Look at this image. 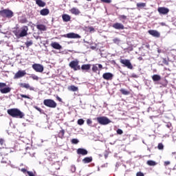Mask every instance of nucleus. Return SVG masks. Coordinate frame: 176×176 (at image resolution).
Wrapping results in <instances>:
<instances>
[{"instance_id":"nucleus-1","label":"nucleus","mask_w":176,"mask_h":176,"mask_svg":"<svg viewBox=\"0 0 176 176\" xmlns=\"http://www.w3.org/2000/svg\"><path fill=\"white\" fill-rule=\"evenodd\" d=\"M7 113L10 116H12V118H16L19 119H23L25 116L24 113L20 111V109L16 108L8 109Z\"/></svg>"},{"instance_id":"nucleus-2","label":"nucleus","mask_w":176,"mask_h":176,"mask_svg":"<svg viewBox=\"0 0 176 176\" xmlns=\"http://www.w3.org/2000/svg\"><path fill=\"white\" fill-rule=\"evenodd\" d=\"M28 26H23L21 32L19 31L14 32V34L16 38H23V36H27L28 35Z\"/></svg>"},{"instance_id":"nucleus-3","label":"nucleus","mask_w":176,"mask_h":176,"mask_svg":"<svg viewBox=\"0 0 176 176\" xmlns=\"http://www.w3.org/2000/svg\"><path fill=\"white\" fill-rule=\"evenodd\" d=\"M0 16L1 17H6V19H12L14 16V13L11 10L4 9L0 11Z\"/></svg>"},{"instance_id":"nucleus-4","label":"nucleus","mask_w":176,"mask_h":176,"mask_svg":"<svg viewBox=\"0 0 176 176\" xmlns=\"http://www.w3.org/2000/svg\"><path fill=\"white\" fill-rule=\"evenodd\" d=\"M96 119L98 123H99V124H102V126H107V124H109V123H111V120L105 116L98 117Z\"/></svg>"},{"instance_id":"nucleus-5","label":"nucleus","mask_w":176,"mask_h":176,"mask_svg":"<svg viewBox=\"0 0 176 176\" xmlns=\"http://www.w3.org/2000/svg\"><path fill=\"white\" fill-rule=\"evenodd\" d=\"M43 104L48 108H56L57 107V103L52 99L44 100Z\"/></svg>"},{"instance_id":"nucleus-6","label":"nucleus","mask_w":176,"mask_h":176,"mask_svg":"<svg viewBox=\"0 0 176 176\" xmlns=\"http://www.w3.org/2000/svg\"><path fill=\"white\" fill-rule=\"evenodd\" d=\"M69 67L74 69V71H79L80 69V65H79V60H72L69 63Z\"/></svg>"},{"instance_id":"nucleus-7","label":"nucleus","mask_w":176,"mask_h":176,"mask_svg":"<svg viewBox=\"0 0 176 176\" xmlns=\"http://www.w3.org/2000/svg\"><path fill=\"white\" fill-rule=\"evenodd\" d=\"M120 63L122 64V67H126L128 69H133V68L131 62L129 59H121Z\"/></svg>"},{"instance_id":"nucleus-8","label":"nucleus","mask_w":176,"mask_h":176,"mask_svg":"<svg viewBox=\"0 0 176 176\" xmlns=\"http://www.w3.org/2000/svg\"><path fill=\"white\" fill-rule=\"evenodd\" d=\"M63 38H68L69 39H80L81 36L80 35L74 33V32H70L66 34H64Z\"/></svg>"},{"instance_id":"nucleus-9","label":"nucleus","mask_w":176,"mask_h":176,"mask_svg":"<svg viewBox=\"0 0 176 176\" xmlns=\"http://www.w3.org/2000/svg\"><path fill=\"white\" fill-rule=\"evenodd\" d=\"M32 68L36 71V72H43V65L38 63H34L32 65Z\"/></svg>"},{"instance_id":"nucleus-10","label":"nucleus","mask_w":176,"mask_h":176,"mask_svg":"<svg viewBox=\"0 0 176 176\" xmlns=\"http://www.w3.org/2000/svg\"><path fill=\"white\" fill-rule=\"evenodd\" d=\"M25 75H27V72H25V70H19L15 74L14 79H20V78H23V76H25Z\"/></svg>"},{"instance_id":"nucleus-11","label":"nucleus","mask_w":176,"mask_h":176,"mask_svg":"<svg viewBox=\"0 0 176 176\" xmlns=\"http://www.w3.org/2000/svg\"><path fill=\"white\" fill-rule=\"evenodd\" d=\"M157 12L160 14H168L170 10L166 7H160L157 8Z\"/></svg>"},{"instance_id":"nucleus-12","label":"nucleus","mask_w":176,"mask_h":176,"mask_svg":"<svg viewBox=\"0 0 176 176\" xmlns=\"http://www.w3.org/2000/svg\"><path fill=\"white\" fill-rule=\"evenodd\" d=\"M102 78L105 80H112V79H113V74L111 72L104 73L102 75Z\"/></svg>"},{"instance_id":"nucleus-13","label":"nucleus","mask_w":176,"mask_h":176,"mask_svg":"<svg viewBox=\"0 0 176 176\" xmlns=\"http://www.w3.org/2000/svg\"><path fill=\"white\" fill-rule=\"evenodd\" d=\"M149 35L154 36V38H160V33L157 30H150L148 31Z\"/></svg>"},{"instance_id":"nucleus-14","label":"nucleus","mask_w":176,"mask_h":176,"mask_svg":"<svg viewBox=\"0 0 176 176\" xmlns=\"http://www.w3.org/2000/svg\"><path fill=\"white\" fill-rule=\"evenodd\" d=\"M112 27L114 28V30H124V25L120 23H115L112 25Z\"/></svg>"},{"instance_id":"nucleus-15","label":"nucleus","mask_w":176,"mask_h":176,"mask_svg":"<svg viewBox=\"0 0 176 176\" xmlns=\"http://www.w3.org/2000/svg\"><path fill=\"white\" fill-rule=\"evenodd\" d=\"M89 153V151L85 148H79L77 149V154L82 155V156H86Z\"/></svg>"},{"instance_id":"nucleus-16","label":"nucleus","mask_w":176,"mask_h":176,"mask_svg":"<svg viewBox=\"0 0 176 176\" xmlns=\"http://www.w3.org/2000/svg\"><path fill=\"white\" fill-rule=\"evenodd\" d=\"M51 46L53 47V49H56V50H61V49H63V46H61V45L57 42L52 43Z\"/></svg>"},{"instance_id":"nucleus-17","label":"nucleus","mask_w":176,"mask_h":176,"mask_svg":"<svg viewBox=\"0 0 176 176\" xmlns=\"http://www.w3.org/2000/svg\"><path fill=\"white\" fill-rule=\"evenodd\" d=\"M12 90V88H10V87H3V89H0V92L1 93V94H8V93H10Z\"/></svg>"},{"instance_id":"nucleus-18","label":"nucleus","mask_w":176,"mask_h":176,"mask_svg":"<svg viewBox=\"0 0 176 176\" xmlns=\"http://www.w3.org/2000/svg\"><path fill=\"white\" fill-rule=\"evenodd\" d=\"M70 12L72 13V14H74L75 16H79L80 10H79V9H78L77 8H73L70 10Z\"/></svg>"},{"instance_id":"nucleus-19","label":"nucleus","mask_w":176,"mask_h":176,"mask_svg":"<svg viewBox=\"0 0 176 176\" xmlns=\"http://www.w3.org/2000/svg\"><path fill=\"white\" fill-rule=\"evenodd\" d=\"M49 13H50V10H49V9H47V8L42 9L40 11V14L41 16H47V14H49Z\"/></svg>"},{"instance_id":"nucleus-20","label":"nucleus","mask_w":176,"mask_h":176,"mask_svg":"<svg viewBox=\"0 0 176 176\" xmlns=\"http://www.w3.org/2000/svg\"><path fill=\"white\" fill-rule=\"evenodd\" d=\"M92 162L93 157H87L82 160V163H84V164H87V163H91Z\"/></svg>"},{"instance_id":"nucleus-21","label":"nucleus","mask_w":176,"mask_h":176,"mask_svg":"<svg viewBox=\"0 0 176 176\" xmlns=\"http://www.w3.org/2000/svg\"><path fill=\"white\" fill-rule=\"evenodd\" d=\"M20 87H23L24 89H29L30 90H34V87L30 86L28 83H20Z\"/></svg>"},{"instance_id":"nucleus-22","label":"nucleus","mask_w":176,"mask_h":176,"mask_svg":"<svg viewBox=\"0 0 176 176\" xmlns=\"http://www.w3.org/2000/svg\"><path fill=\"white\" fill-rule=\"evenodd\" d=\"M36 3L39 8H45V6H46V3L42 0H36Z\"/></svg>"},{"instance_id":"nucleus-23","label":"nucleus","mask_w":176,"mask_h":176,"mask_svg":"<svg viewBox=\"0 0 176 176\" xmlns=\"http://www.w3.org/2000/svg\"><path fill=\"white\" fill-rule=\"evenodd\" d=\"M62 19H63V21H65V23H68V21H71V16L67 14H64L62 16Z\"/></svg>"},{"instance_id":"nucleus-24","label":"nucleus","mask_w":176,"mask_h":176,"mask_svg":"<svg viewBox=\"0 0 176 176\" xmlns=\"http://www.w3.org/2000/svg\"><path fill=\"white\" fill-rule=\"evenodd\" d=\"M152 79H153V82H159V80H161L162 76H160V75H159V74H154L152 76Z\"/></svg>"},{"instance_id":"nucleus-25","label":"nucleus","mask_w":176,"mask_h":176,"mask_svg":"<svg viewBox=\"0 0 176 176\" xmlns=\"http://www.w3.org/2000/svg\"><path fill=\"white\" fill-rule=\"evenodd\" d=\"M36 28H37V30H39L40 31H46V30H47L46 25H43V24L37 25Z\"/></svg>"},{"instance_id":"nucleus-26","label":"nucleus","mask_w":176,"mask_h":176,"mask_svg":"<svg viewBox=\"0 0 176 176\" xmlns=\"http://www.w3.org/2000/svg\"><path fill=\"white\" fill-rule=\"evenodd\" d=\"M90 67H91L90 64L82 65L81 66V69L82 71H89V69H90Z\"/></svg>"},{"instance_id":"nucleus-27","label":"nucleus","mask_w":176,"mask_h":176,"mask_svg":"<svg viewBox=\"0 0 176 176\" xmlns=\"http://www.w3.org/2000/svg\"><path fill=\"white\" fill-rule=\"evenodd\" d=\"M120 93H122V94H123V96H129V94H130V91L124 89H121L120 90Z\"/></svg>"},{"instance_id":"nucleus-28","label":"nucleus","mask_w":176,"mask_h":176,"mask_svg":"<svg viewBox=\"0 0 176 176\" xmlns=\"http://www.w3.org/2000/svg\"><path fill=\"white\" fill-rule=\"evenodd\" d=\"M64 134H65V130L62 129L58 134L59 138H64Z\"/></svg>"},{"instance_id":"nucleus-29","label":"nucleus","mask_w":176,"mask_h":176,"mask_svg":"<svg viewBox=\"0 0 176 176\" xmlns=\"http://www.w3.org/2000/svg\"><path fill=\"white\" fill-rule=\"evenodd\" d=\"M146 164L148 166H156V164H157V163L153 160H148L147 161Z\"/></svg>"},{"instance_id":"nucleus-30","label":"nucleus","mask_w":176,"mask_h":176,"mask_svg":"<svg viewBox=\"0 0 176 176\" xmlns=\"http://www.w3.org/2000/svg\"><path fill=\"white\" fill-rule=\"evenodd\" d=\"M77 123L79 126H83L85 124V120L82 118L78 119Z\"/></svg>"},{"instance_id":"nucleus-31","label":"nucleus","mask_w":176,"mask_h":176,"mask_svg":"<svg viewBox=\"0 0 176 176\" xmlns=\"http://www.w3.org/2000/svg\"><path fill=\"white\" fill-rule=\"evenodd\" d=\"M92 71L93 72H96L97 74V72L98 71V66H97V64L93 65Z\"/></svg>"},{"instance_id":"nucleus-32","label":"nucleus","mask_w":176,"mask_h":176,"mask_svg":"<svg viewBox=\"0 0 176 176\" xmlns=\"http://www.w3.org/2000/svg\"><path fill=\"white\" fill-rule=\"evenodd\" d=\"M136 6H137L138 8H145V6H146V3H138Z\"/></svg>"},{"instance_id":"nucleus-33","label":"nucleus","mask_w":176,"mask_h":176,"mask_svg":"<svg viewBox=\"0 0 176 176\" xmlns=\"http://www.w3.org/2000/svg\"><path fill=\"white\" fill-rule=\"evenodd\" d=\"M70 90L72 91H78V87H76L74 85H72V86H70Z\"/></svg>"},{"instance_id":"nucleus-34","label":"nucleus","mask_w":176,"mask_h":176,"mask_svg":"<svg viewBox=\"0 0 176 176\" xmlns=\"http://www.w3.org/2000/svg\"><path fill=\"white\" fill-rule=\"evenodd\" d=\"M118 19L121 21H122V20H126L127 19V16H126V15H119Z\"/></svg>"},{"instance_id":"nucleus-35","label":"nucleus","mask_w":176,"mask_h":176,"mask_svg":"<svg viewBox=\"0 0 176 176\" xmlns=\"http://www.w3.org/2000/svg\"><path fill=\"white\" fill-rule=\"evenodd\" d=\"M113 43H116V45H119L120 43V39L116 38L113 39Z\"/></svg>"},{"instance_id":"nucleus-36","label":"nucleus","mask_w":176,"mask_h":176,"mask_svg":"<svg viewBox=\"0 0 176 176\" xmlns=\"http://www.w3.org/2000/svg\"><path fill=\"white\" fill-rule=\"evenodd\" d=\"M30 78H32V79H33V80H39V77H38V76H36L35 74H32Z\"/></svg>"},{"instance_id":"nucleus-37","label":"nucleus","mask_w":176,"mask_h":176,"mask_svg":"<svg viewBox=\"0 0 176 176\" xmlns=\"http://www.w3.org/2000/svg\"><path fill=\"white\" fill-rule=\"evenodd\" d=\"M70 171H72V173H75V171H76V167L75 166V165L71 166Z\"/></svg>"},{"instance_id":"nucleus-38","label":"nucleus","mask_w":176,"mask_h":176,"mask_svg":"<svg viewBox=\"0 0 176 176\" xmlns=\"http://www.w3.org/2000/svg\"><path fill=\"white\" fill-rule=\"evenodd\" d=\"M72 144L76 145V144H79V140L78 139H72Z\"/></svg>"},{"instance_id":"nucleus-39","label":"nucleus","mask_w":176,"mask_h":176,"mask_svg":"<svg viewBox=\"0 0 176 176\" xmlns=\"http://www.w3.org/2000/svg\"><path fill=\"white\" fill-rule=\"evenodd\" d=\"M157 148H158V149H160V151H162V150L164 149V146L162 143H160L158 144Z\"/></svg>"},{"instance_id":"nucleus-40","label":"nucleus","mask_w":176,"mask_h":176,"mask_svg":"<svg viewBox=\"0 0 176 176\" xmlns=\"http://www.w3.org/2000/svg\"><path fill=\"white\" fill-rule=\"evenodd\" d=\"M34 108H35V109H36V111H38V112H40V113H43V110H42V109H41L38 106H35Z\"/></svg>"},{"instance_id":"nucleus-41","label":"nucleus","mask_w":176,"mask_h":176,"mask_svg":"<svg viewBox=\"0 0 176 176\" xmlns=\"http://www.w3.org/2000/svg\"><path fill=\"white\" fill-rule=\"evenodd\" d=\"M3 87H6V83L0 82V90H1V89H3Z\"/></svg>"},{"instance_id":"nucleus-42","label":"nucleus","mask_w":176,"mask_h":176,"mask_svg":"<svg viewBox=\"0 0 176 176\" xmlns=\"http://www.w3.org/2000/svg\"><path fill=\"white\" fill-rule=\"evenodd\" d=\"M21 23L22 24H25V23H28V21L27 20V19L23 18V19H22L21 20Z\"/></svg>"},{"instance_id":"nucleus-43","label":"nucleus","mask_w":176,"mask_h":176,"mask_svg":"<svg viewBox=\"0 0 176 176\" xmlns=\"http://www.w3.org/2000/svg\"><path fill=\"white\" fill-rule=\"evenodd\" d=\"M117 134H119V135H122V134H123V131L120 129H118L117 130Z\"/></svg>"},{"instance_id":"nucleus-44","label":"nucleus","mask_w":176,"mask_h":176,"mask_svg":"<svg viewBox=\"0 0 176 176\" xmlns=\"http://www.w3.org/2000/svg\"><path fill=\"white\" fill-rule=\"evenodd\" d=\"M101 2H104V3H111L112 2V0H100Z\"/></svg>"},{"instance_id":"nucleus-45","label":"nucleus","mask_w":176,"mask_h":176,"mask_svg":"<svg viewBox=\"0 0 176 176\" xmlns=\"http://www.w3.org/2000/svg\"><path fill=\"white\" fill-rule=\"evenodd\" d=\"M21 97H22V98H28L29 100L31 99V98H30V96H28L27 95H24V94H21Z\"/></svg>"},{"instance_id":"nucleus-46","label":"nucleus","mask_w":176,"mask_h":176,"mask_svg":"<svg viewBox=\"0 0 176 176\" xmlns=\"http://www.w3.org/2000/svg\"><path fill=\"white\" fill-rule=\"evenodd\" d=\"M91 123H93V121H91V120L90 119L87 120V124H88V126H90Z\"/></svg>"},{"instance_id":"nucleus-47","label":"nucleus","mask_w":176,"mask_h":176,"mask_svg":"<svg viewBox=\"0 0 176 176\" xmlns=\"http://www.w3.org/2000/svg\"><path fill=\"white\" fill-rule=\"evenodd\" d=\"M21 171L23 173V174H28V170H27V169L25 168H21Z\"/></svg>"},{"instance_id":"nucleus-48","label":"nucleus","mask_w":176,"mask_h":176,"mask_svg":"<svg viewBox=\"0 0 176 176\" xmlns=\"http://www.w3.org/2000/svg\"><path fill=\"white\" fill-rule=\"evenodd\" d=\"M89 32H94L95 30L94 28H93L92 26L89 27Z\"/></svg>"},{"instance_id":"nucleus-49","label":"nucleus","mask_w":176,"mask_h":176,"mask_svg":"<svg viewBox=\"0 0 176 176\" xmlns=\"http://www.w3.org/2000/svg\"><path fill=\"white\" fill-rule=\"evenodd\" d=\"M28 175H29V176H35V175L34 174L33 172L28 171Z\"/></svg>"},{"instance_id":"nucleus-50","label":"nucleus","mask_w":176,"mask_h":176,"mask_svg":"<svg viewBox=\"0 0 176 176\" xmlns=\"http://www.w3.org/2000/svg\"><path fill=\"white\" fill-rule=\"evenodd\" d=\"M5 144V140L0 138V145H3Z\"/></svg>"},{"instance_id":"nucleus-51","label":"nucleus","mask_w":176,"mask_h":176,"mask_svg":"<svg viewBox=\"0 0 176 176\" xmlns=\"http://www.w3.org/2000/svg\"><path fill=\"white\" fill-rule=\"evenodd\" d=\"M136 176H144V173L142 172H138Z\"/></svg>"},{"instance_id":"nucleus-52","label":"nucleus","mask_w":176,"mask_h":176,"mask_svg":"<svg viewBox=\"0 0 176 176\" xmlns=\"http://www.w3.org/2000/svg\"><path fill=\"white\" fill-rule=\"evenodd\" d=\"M96 65L98 66V69L99 68V69H102V65H101V64H96Z\"/></svg>"},{"instance_id":"nucleus-53","label":"nucleus","mask_w":176,"mask_h":176,"mask_svg":"<svg viewBox=\"0 0 176 176\" xmlns=\"http://www.w3.org/2000/svg\"><path fill=\"white\" fill-rule=\"evenodd\" d=\"M56 99L58 100V101H59V102H63V99H61V98H60L59 96H56Z\"/></svg>"},{"instance_id":"nucleus-54","label":"nucleus","mask_w":176,"mask_h":176,"mask_svg":"<svg viewBox=\"0 0 176 176\" xmlns=\"http://www.w3.org/2000/svg\"><path fill=\"white\" fill-rule=\"evenodd\" d=\"M31 45H32V41H28L26 43V46H31Z\"/></svg>"},{"instance_id":"nucleus-55","label":"nucleus","mask_w":176,"mask_h":176,"mask_svg":"<svg viewBox=\"0 0 176 176\" xmlns=\"http://www.w3.org/2000/svg\"><path fill=\"white\" fill-rule=\"evenodd\" d=\"M1 163L6 164V163H8V161L3 158V160H1Z\"/></svg>"},{"instance_id":"nucleus-56","label":"nucleus","mask_w":176,"mask_h":176,"mask_svg":"<svg viewBox=\"0 0 176 176\" xmlns=\"http://www.w3.org/2000/svg\"><path fill=\"white\" fill-rule=\"evenodd\" d=\"M163 63L166 64V65H168V62L166 59H164Z\"/></svg>"},{"instance_id":"nucleus-57","label":"nucleus","mask_w":176,"mask_h":176,"mask_svg":"<svg viewBox=\"0 0 176 176\" xmlns=\"http://www.w3.org/2000/svg\"><path fill=\"white\" fill-rule=\"evenodd\" d=\"M168 164H170V161H166V162H164V165H165V166H168Z\"/></svg>"},{"instance_id":"nucleus-58","label":"nucleus","mask_w":176,"mask_h":176,"mask_svg":"<svg viewBox=\"0 0 176 176\" xmlns=\"http://www.w3.org/2000/svg\"><path fill=\"white\" fill-rule=\"evenodd\" d=\"M132 77L133 78H138V76L136 74H132Z\"/></svg>"},{"instance_id":"nucleus-59","label":"nucleus","mask_w":176,"mask_h":176,"mask_svg":"<svg viewBox=\"0 0 176 176\" xmlns=\"http://www.w3.org/2000/svg\"><path fill=\"white\" fill-rule=\"evenodd\" d=\"M166 127H168V129H170V127H171V124H166Z\"/></svg>"},{"instance_id":"nucleus-60","label":"nucleus","mask_w":176,"mask_h":176,"mask_svg":"<svg viewBox=\"0 0 176 176\" xmlns=\"http://www.w3.org/2000/svg\"><path fill=\"white\" fill-rule=\"evenodd\" d=\"M146 47L147 49H149V47H150L149 45H146Z\"/></svg>"},{"instance_id":"nucleus-61","label":"nucleus","mask_w":176,"mask_h":176,"mask_svg":"<svg viewBox=\"0 0 176 176\" xmlns=\"http://www.w3.org/2000/svg\"><path fill=\"white\" fill-rule=\"evenodd\" d=\"M104 157H105V159H107V157H108V155H107V154H105V155H104Z\"/></svg>"},{"instance_id":"nucleus-62","label":"nucleus","mask_w":176,"mask_h":176,"mask_svg":"<svg viewBox=\"0 0 176 176\" xmlns=\"http://www.w3.org/2000/svg\"><path fill=\"white\" fill-rule=\"evenodd\" d=\"M139 60H142V57H139Z\"/></svg>"},{"instance_id":"nucleus-63","label":"nucleus","mask_w":176,"mask_h":176,"mask_svg":"<svg viewBox=\"0 0 176 176\" xmlns=\"http://www.w3.org/2000/svg\"><path fill=\"white\" fill-rule=\"evenodd\" d=\"M172 155H175V152L172 153Z\"/></svg>"},{"instance_id":"nucleus-64","label":"nucleus","mask_w":176,"mask_h":176,"mask_svg":"<svg viewBox=\"0 0 176 176\" xmlns=\"http://www.w3.org/2000/svg\"><path fill=\"white\" fill-rule=\"evenodd\" d=\"M158 53H160V50H158Z\"/></svg>"}]
</instances>
